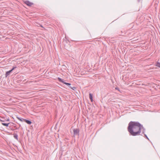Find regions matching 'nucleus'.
<instances>
[{
    "label": "nucleus",
    "instance_id": "6",
    "mask_svg": "<svg viewBox=\"0 0 160 160\" xmlns=\"http://www.w3.org/2000/svg\"><path fill=\"white\" fill-rule=\"evenodd\" d=\"M24 121H25L26 122L28 123V124H31L32 123L29 120H28L25 119H23Z\"/></svg>",
    "mask_w": 160,
    "mask_h": 160
},
{
    "label": "nucleus",
    "instance_id": "17",
    "mask_svg": "<svg viewBox=\"0 0 160 160\" xmlns=\"http://www.w3.org/2000/svg\"><path fill=\"white\" fill-rule=\"evenodd\" d=\"M139 1L140 0H138Z\"/></svg>",
    "mask_w": 160,
    "mask_h": 160
},
{
    "label": "nucleus",
    "instance_id": "15",
    "mask_svg": "<svg viewBox=\"0 0 160 160\" xmlns=\"http://www.w3.org/2000/svg\"><path fill=\"white\" fill-rule=\"evenodd\" d=\"M0 121H1V122H4V120H2L0 118Z\"/></svg>",
    "mask_w": 160,
    "mask_h": 160
},
{
    "label": "nucleus",
    "instance_id": "7",
    "mask_svg": "<svg viewBox=\"0 0 160 160\" xmlns=\"http://www.w3.org/2000/svg\"><path fill=\"white\" fill-rule=\"evenodd\" d=\"M89 98L91 100V101L92 102L93 99H92V95L91 93H90L89 94Z\"/></svg>",
    "mask_w": 160,
    "mask_h": 160
},
{
    "label": "nucleus",
    "instance_id": "9",
    "mask_svg": "<svg viewBox=\"0 0 160 160\" xmlns=\"http://www.w3.org/2000/svg\"><path fill=\"white\" fill-rule=\"evenodd\" d=\"M9 124V123H2V124L3 125V126H6L7 127H8V126Z\"/></svg>",
    "mask_w": 160,
    "mask_h": 160
},
{
    "label": "nucleus",
    "instance_id": "3",
    "mask_svg": "<svg viewBox=\"0 0 160 160\" xmlns=\"http://www.w3.org/2000/svg\"><path fill=\"white\" fill-rule=\"evenodd\" d=\"M16 67H13V68H12V69L11 70L7 71L6 72V73L5 74V76L6 77H7L9 75L10 73L13 71V70H14L15 68H16Z\"/></svg>",
    "mask_w": 160,
    "mask_h": 160
},
{
    "label": "nucleus",
    "instance_id": "4",
    "mask_svg": "<svg viewBox=\"0 0 160 160\" xmlns=\"http://www.w3.org/2000/svg\"><path fill=\"white\" fill-rule=\"evenodd\" d=\"M79 130L78 129H73V133L74 135H79Z\"/></svg>",
    "mask_w": 160,
    "mask_h": 160
},
{
    "label": "nucleus",
    "instance_id": "12",
    "mask_svg": "<svg viewBox=\"0 0 160 160\" xmlns=\"http://www.w3.org/2000/svg\"><path fill=\"white\" fill-rule=\"evenodd\" d=\"M144 136H145L146 137V138H147L148 140H149V138H148V137H147V135L146 134H144Z\"/></svg>",
    "mask_w": 160,
    "mask_h": 160
},
{
    "label": "nucleus",
    "instance_id": "11",
    "mask_svg": "<svg viewBox=\"0 0 160 160\" xmlns=\"http://www.w3.org/2000/svg\"><path fill=\"white\" fill-rule=\"evenodd\" d=\"M70 88L73 90H74V89L75 88V87H70Z\"/></svg>",
    "mask_w": 160,
    "mask_h": 160
},
{
    "label": "nucleus",
    "instance_id": "13",
    "mask_svg": "<svg viewBox=\"0 0 160 160\" xmlns=\"http://www.w3.org/2000/svg\"><path fill=\"white\" fill-rule=\"evenodd\" d=\"M18 119L20 121H22V119L19 118H18Z\"/></svg>",
    "mask_w": 160,
    "mask_h": 160
},
{
    "label": "nucleus",
    "instance_id": "14",
    "mask_svg": "<svg viewBox=\"0 0 160 160\" xmlns=\"http://www.w3.org/2000/svg\"><path fill=\"white\" fill-rule=\"evenodd\" d=\"M115 89H116V90H118V91H119V88H118V87H116V88H115Z\"/></svg>",
    "mask_w": 160,
    "mask_h": 160
},
{
    "label": "nucleus",
    "instance_id": "10",
    "mask_svg": "<svg viewBox=\"0 0 160 160\" xmlns=\"http://www.w3.org/2000/svg\"><path fill=\"white\" fill-rule=\"evenodd\" d=\"M14 138L16 139V140H18V135L17 134H16L14 135Z\"/></svg>",
    "mask_w": 160,
    "mask_h": 160
},
{
    "label": "nucleus",
    "instance_id": "16",
    "mask_svg": "<svg viewBox=\"0 0 160 160\" xmlns=\"http://www.w3.org/2000/svg\"><path fill=\"white\" fill-rule=\"evenodd\" d=\"M6 121H9V119H7V120H6Z\"/></svg>",
    "mask_w": 160,
    "mask_h": 160
},
{
    "label": "nucleus",
    "instance_id": "8",
    "mask_svg": "<svg viewBox=\"0 0 160 160\" xmlns=\"http://www.w3.org/2000/svg\"><path fill=\"white\" fill-rule=\"evenodd\" d=\"M155 66L158 67L160 68V63L159 62H157L156 63Z\"/></svg>",
    "mask_w": 160,
    "mask_h": 160
},
{
    "label": "nucleus",
    "instance_id": "2",
    "mask_svg": "<svg viewBox=\"0 0 160 160\" xmlns=\"http://www.w3.org/2000/svg\"><path fill=\"white\" fill-rule=\"evenodd\" d=\"M58 79L60 82H62L68 86H69L71 85V84L70 83H67L65 82L63 79H62L60 78H58Z\"/></svg>",
    "mask_w": 160,
    "mask_h": 160
},
{
    "label": "nucleus",
    "instance_id": "5",
    "mask_svg": "<svg viewBox=\"0 0 160 160\" xmlns=\"http://www.w3.org/2000/svg\"><path fill=\"white\" fill-rule=\"evenodd\" d=\"M25 2L26 4L27 5L29 6H31L33 4L31 2L28 1H26Z\"/></svg>",
    "mask_w": 160,
    "mask_h": 160
},
{
    "label": "nucleus",
    "instance_id": "1",
    "mask_svg": "<svg viewBox=\"0 0 160 160\" xmlns=\"http://www.w3.org/2000/svg\"><path fill=\"white\" fill-rule=\"evenodd\" d=\"M142 129L143 130V133H144L145 132V129L138 122L131 121L128 124V130L130 134L132 136L139 135Z\"/></svg>",
    "mask_w": 160,
    "mask_h": 160
}]
</instances>
